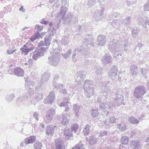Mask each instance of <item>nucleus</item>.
I'll list each match as a JSON object with an SVG mask.
<instances>
[{
    "label": "nucleus",
    "mask_w": 149,
    "mask_h": 149,
    "mask_svg": "<svg viewBox=\"0 0 149 149\" xmlns=\"http://www.w3.org/2000/svg\"><path fill=\"white\" fill-rule=\"evenodd\" d=\"M43 95L42 93H40L37 94L34 97V99L35 101L39 102L42 99Z\"/></svg>",
    "instance_id": "nucleus-35"
},
{
    "label": "nucleus",
    "mask_w": 149,
    "mask_h": 149,
    "mask_svg": "<svg viewBox=\"0 0 149 149\" xmlns=\"http://www.w3.org/2000/svg\"><path fill=\"white\" fill-rule=\"evenodd\" d=\"M84 145L83 144H80L79 143L76 145L74 147L76 149H84L83 148Z\"/></svg>",
    "instance_id": "nucleus-45"
},
{
    "label": "nucleus",
    "mask_w": 149,
    "mask_h": 149,
    "mask_svg": "<svg viewBox=\"0 0 149 149\" xmlns=\"http://www.w3.org/2000/svg\"><path fill=\"white\" fill-rule=\"evenodd\" d=\"M111 92V90L110 89H108V90L107 91H106L104 92H103L104 94H106V95L108 94V95H109L110 93Z\"/></svg>",
    "instance_id": "nucleus-63"
},
{
    "label": "nucleus",
    "mask_w": 149,
    "mask_h": 149,
    "mask_svg": "<svg viewBox=\"0 0 149 149\" xmlns=\"http://www.w3.org/2000/svg\"><path fill=\"white\" fill-rule=\"evenodd\" d=\"M30 93L29 92L26 93L25 95L24 96V100L26 99L31 97Z\"/></svg>",
    "instance_id": "nucleus-52"
},
{
    "label": "nucleus",
    "mask_w": 149,
    "mask_h": 149,
    "mask_svg": "<svg viewBox=\"0 0 149 149\" xmlns=\"http://www.w3.org/2000/svg\"><path fill=\"white\" fill-rule=\"evenodd\" d=\"M117 128L121 131H125L128 129V127L125 125L124 122H122L120 124L117 125Z\"/></svg>",
    "instance_id": "nucleus-24"
},
{
    "label": "nucleus",
    "mask_w": 149,
    "mask_h": 149,
    "mask_svg": "<svg viewBox=\"0 0 149 149\" xmlns=\"http://www.w3.org/2000/svg\"><path fill=\"white\" fill-rule=\"evenodd\" d=\"M41 77L42 79L39 83L40 87H42L45 83L49 80L50 77V74L49 73L45 72L42 75Z\"/></svg>",
    "instance_id": "nucleus-14"
},
{
    "label": "nucleus",
    "mask_w": 149,
    "mask_h": 149,
    "mask_svg": "<svg viewBox=\"0 0 149 149\" xmlns=\"http://www.w3.org/2000/svg\"><path fill=\"white\" fill-rule=\"evenodd\" d=\"M120 13L118 12H116L113 13L112 16L115 18H116L118 17H120Z\"/></svg>",
    "instance_id": "nucleus-53"
},
{
    "label": "nucleus",
    "mask_w": 149,
    "mask_h": 149,
    "mask_svg": "<svg viewBox=\"0 0 149 149\" xmlns=\"http://www.w3.org/2000/svg\"><path fill=\"white\" fill-rule=\"evenodd\" d=\"M122 24V21H118V20H115L112 22L111 25L115 28H117L119 27Z\"/></svg>",
    "instance_id": "nucleus-22"
},
{
    "label": "nucleus",
    "mask_w": 149,
    "mask_h": 149,
    "mask_svg": "<svg viewBox=\"0 0 149 149\" xmlns=\"http://www.w3.org/2000/svg\"><path fill=\"white\" fill-rule=\"evenodd\" d=\"M42 146V143L39 141L36 142L34 145V147L35 149H41Z\"/></svg>",
    "instance_id": "nucleus-37"
},
{
    "label": "nucleus",
    "mask_w": 149,
    "mask_h": 149,
    "mask_svg": "<svg viewBox=\"0 0 149 149\" xmlns=\"http://www.w3.org/2000/svg\"><path fill=\"white\" fill-rule=\"evenodd\" d=\"M38 114L36 112L34 113L33 116L34 118L37 120H38L39 118L38 117Z\"/></svg>",
    "instance_id": "nucleus-58"
},
{
    "label": "nucleus",
    "mask_w": 149,
    "mask_h": 149,
    "mask_svg": "<svg viewBox=\"0 0 149 149\" xmlns=\"http://www.w3.org/2000/svg\"><path fill=\"white\" fill-rule=\"evenodd\" d=\"M54 92L51 91L49 92V95L44 100V103L46 104H52L54 101Z\"/></svg>",
    "instance_id": "nucleus-11"
},
{
    "label": "nucleus",
    "mask_w": 149,
    "mask_h": 149,
    "mask_svg": "<svg viewBox=\"0 0 149 149\" xmlns=\"http://www.w3.org/2000/svg\"><path fill=\"white\" fill-rule=\"evenodd\" d=\"M64 87V85L62 84H57L55 88H60L61 87L63 88Z\"/></svg>",
    "instance_id": "nucleus-59"
},
{
    "label": "nucleus",
    "mask_w": 149,
    "mask_h": 149,
    "mask_svg": "<svg viewBox=\"0 0 149 149\" xmlns=\"http://www.w3.org/2000/svg\"><path fill=\"white\" fill-rule=\"evenodd\" d=\"M116 95L117 98L115 99V101L113 102H109L107 104H104L103 106L100 105V107L102 109H111L113 110L112 108L115 107L116 105L118 107L121 104L123 100V96L122 95L117 94V93H115Z\"/></svg>",
    "instance_id": "nucleus-2"
},
{
    "label": "nucleus",
    "mask_w": 149,
    "mask_h": 149,
    "mask_svg": "<svg viewBox=\"0 0 149 149\" xmlns=\"http://www.w3.org/2000/svg\"><path fill=\"white\" fill-rule=\"evenodd\" d=\"M45 38V45L47 46H49L50 44L51 40L52 39L51 36L50 35L46 36Z\"/></svg>",
    "instance_id": "nucleus-30"
},
{
    "label": "nucleus",
    "mask_w": 149,
    "mask_h": 149,
    "mask_svg": "<svg viewBox=\"0 0 149 149\" xmlns=\"http://www.w3.org/2000/svg\"><path fill=\"white\" fill-rule=\"evenodd\" d=\"M34 48V47L31 45L30 44H26L24 45L23 47L20 49V50L22 52H24L26 54L27 52L29 51L33 50Z\"/></svg>",
    "instance_id": "nucleus-15"
},
{
    "label": "nucleus",
    "mask_w": 149,
    "mask_h": 149,
    "mask_svg": "<svg viewBox=\"0 0 149 149\" xmlns=\"http://www.w3.org/2000/svg\"><path fill=\"white\" fill-rule=\"evenodd\" d=\"M15 75L20 77H22L24 73V70L20 68H17L14 69L11 68L8 69V72L10 74H13V71Z\"/></svg>",
    "instance_id": "nucleus-8"
},
{
    "label": "nucleus",
    "mask_w": 149,
    "mask_h": 149,
    "mask_svg": "<svg viewBox=\"0 0 149 149\" xmlns=\"http://www.w3.org/2000/svg\"><path fill=\"white\" fill-rule=\"evenodd\" d=\"M88 5L90 7L92 6L93 5V0H89L88 1Z\"/></svg>",
    "instance_id": "nucleus-56"
},
{
    "label": "nucleus",
    "mask_w": 149,
    "mask_h": 149,
    "mask_svg": "<svg viewBox=\"0 0 149 149\" xmlns=\"http://www.w3.org/2000/svg\"><path fill=\"white\" fill-rule=\"evenodd\" d=\"M40 22L43 24H47L48 22V21H45L44 19H42V21H40Z\"/></svg>",
    "instance_id": "nucleus-60"
},
{
    "label": "nucleus",
    "mask_w": 149,
    "mask_h": 149,
    "mask_svg": "<svg viewBox=\"0 0 149 149\" xmlns=\"http://www.w3.org/2000/svg\"><path fill=\"white\" fill-rule=\"evenodd\" d=\"M129 138L125 136H122L120 139V141L123 144H127L128 143Z\"/></svg>",
    "instance_id": "nucleus-33"
},
{
    "label": "nucleus",
    "mask_w": 149,
    "mask_h": 149,
    "mask_svg": "<svg viewBox=\"0 0 149 149\" xmlns=\"http://www.w3.org/2000/svg\"><path fill=\"white\" fill-rule=\"evenodd\" d=\"M43 28V26L42 25L40 26L38 24H37L35 26L36 29L40 31H42V30Z\"/></svg>",
    "instance_id": "nucleus-48"
},
{
    "label": "nucleus",
    "mask_w": 149,
    "mask_h": 149,
    "mask_svg": "<svg viewBox=\"0 0 149 149\" xmlns=\"http://www.w3.org/2000/svg\"><path fill=\"white\" fill-rule=\"evenodd\" d=\"M60 92L62 94H66L67 91L65 89H61L60 91Z\"/></svg>",
    "instance_id": "nucleus-55"
},
{
    "label": "nucleus",
    "mask_w": 149,
    "mask_h": 149,
    "mask_svg": "<svg viewBox=\"0 0 149 149\" xmlns=\"http://www.w3.org/2000/svg\"><path fill=\"white\" fill-rule=\"evenodd\" d=\"M140 142L137 140H133L132 141L131 146L132 149H139L140 147Z\"/></svg>",
    "instance_id": "nucleus-27"
},
{
    "label": "nucleus",
    "mask_w": 149,
    "mask_h": 149,
    "mask_svg": "<svg viewBox=\"0 0 149 149\" xmlns=\"http://www.w3.org/2000/svg\"><path fill=\"white\" fill-rule=\"evenodd\" d=\"M57 118L61 121L63 125H65L68 123L70 115L67 113H65L63 115L62 118L59 117V116H58Z\"/></svg>",
    "instance_id": "nucleus-10"
},
{
    "label": "nucleus",
    "mask_w": 149,
    "mask_h": 149,
    "mask_svg": "<svg viewBox=\"0 0 149 149\" xmlns=\"http://www.w3.org/2000/svg\"><path fill=\"white\" fill-rule=\"evenodd\" d=\"M36 140L35 136H30L24 140V142L26 144L32 143L34 142Z\"/></svg>",
    "instance_id": "nucleus-19"
},
{
    "label": "nucleus",
    "mask_w": 149,
    "mask_h": 149,
    "mask_svg": "<svg viewBox=\"0 0 149 149\" xmlns=\"http://www.w3.org/2000/svg\"><path fill=\"white\" fill-rule=\"evenodd\" d=\"M127 5L128 6H130V5L136 3V0H126Z\"/></svg>",
    "instance_id": "nucleus-41"
},
{
    "label": "nucleus",
    "mask_w": 149,
    "mask_h": 149,
    "mask_svg": "<svg viewBox=\"0 0 149 149\" xmlns=\"http://www.w3.org/2000/svg\"><path fill=\"white\" fill-rule=\"evenodd\" d=\"M111 59V57L109 54H106L104 55L102 59V63L105 65L110 63Z\"/></svg>",
    "instance_id": "nucleus-18"
},
{
    "label": "nucleus",
    "mask_w": 149,
    "mask_h": 149,
    "mask_svg": "<svg viewBox=\"0 0 149 149\" xmlns=\"http://www.w3.org/2000/svg\"><path fill=\"white\" fill-rule=\"evenodd\" d=\"M71 50H69L68 51L64 54L63 56L66 59L67 58L69 57L71 53Z\"/></svg>",
    "instance_id": "nucleus-43"
},
{
    "label": "nucleus",
    "mask_w": 149,
    "mask_h": 149,
    "mask_svg": "<svg viewBox=\"0 0 149 149\" xmlns=\"http://www.w3.org/2000/svg\"><path fill=\"white\" fill-rule=\"evenodd\" d=\"M29 93H30V95L31 96L34 93V91L32 89H29Z\"/></svg>",
    "instance_id": "nucleus-61"
},
{
    "label": "nucleus",
    "mask_w": 149,
    "mask_h": 149,
    "mask_svg": "<svg viewBox=\"0 0 149 149\" xmlns=\"http://www.w3.org/2000/svg\"><path fill=\"white\" fill-rule=\"evenodd\" d=\"M55 113V110L53 109H50L48 110L46 113V117L47 122L49 121L52 120Z\"/></svg>",
    "instance_id": "nucleus-12"
},
{
    "label": "nucleus",
    "mask_w": 149,
    "mask_h": 149,
    "mask_svg": "<svg viewBox=\"0 0 149 149\" xmlns=\"http://www.w3.org/2000/svg\"><path fill=\"white\" fill-rule=\"evenodd\" d=\"M148 70L147 69L144 68H142L141 69V73L144 76L146 75L148 72Z\"/></svg>",
    "instance_id": "nucleus-47"
},
{
    "label": "nucleus",
    "mask_w": 149,
    "mask_h": 149,
    "mask_svg": "<svg viewBox=\"0 0 149 149\" xmlns=\"http://www.w3.org/2000/svg\"><path fill=\"white\" fill-rule=\"evenodd\" d=\"M131 18L130 17H128L125 19L123 21H122V24H123L125 26H129L131 22Z\"/></svg>",
    "instance_id": "nucleus-31"
},
{
    "label": "nucleus",
    "mask_w": 149,
    "mask_h": 149,
    "mask_svg": "<svg viewBox=\"0 0 149 149\" xmlns=\"http://www.w3.org/2000/svg\"><path fill=\"white\" fill-rule=\"evenodd\" d=\"M14 97V95L13 94H11L7 96V100L8 102H10L13 100Z\"/></svg>",
    "instance_id": "nucleus-46"
},
{
    "label": "nucleus",
    "mask_w": 149,
    "mask_h": 149,
    "mask_svg": "<svg viewBox=\"0 0 149 149\" xmlns=\"http://www.w3.org/2000/svg\"><path fill=\"white\" fill-rule=\"evenodd\" d=\"M84 75L83 72H79L77 74V79L78 80L81 81Z\"/></svg>",
    "instance_id": "nucleus-42"
},
{
    "label": "nucleus",
    "mask_w": 149,
    "mask_h": 149,
    "mask_svg": "<svg viewBox=\"0 0 149 149\" xmlns=\"http://www.w3.org/2000/svg\"><path fill=\"white\" fill-rule=\"evenodd\" d=\"M60 5V3H58V1H56L53 5L54 8V7H55V9H56Z\"/></svg>",
    "instance_id": "nucleus-49"
},
{
    "label": "nucleus",
    "mask_w": 149,
    "mask_h": 149,
    "mask_svg": "<svg viewBox=\"0 0 149 149\" xmlns=\"http://www.w3.org/2000/svg\"><path fill=\"white\" fill-rule=\"evenodd\" d=\"M69 103V100L67 97H65L64 98L63 102H61L59 106L61 107H67L68 106V104Z\"/></svg>",
    "instance_id": "nucleus-25"
},
{
    "label": "nucleus",
    "mask_w": 149,
    "mask_h": 149,
    "mask_svg": "<svg viewBox=\"0 0 149 149\" xmlns=\"http://www.w3.org/2000/svg\"><path fill=\"white\" fill-rule=\"evenodd\" d=\"M40 38H42V35L40 34L38 32H37L34 37L31 38V40L32 41H33L36 39H39Z\"/></svg>",
    "instance_id": "nucleus-38"
},
{
    "label": "nucleus",
    "mask_w": 149,
    "mask_h": 149,
    "mask_svg": "<svg viewBox=\"0 0 149 149\" xmlns=\"http://www.w3.org/2000/svg\"><path fill=\"white\" fill-rule=\"evenodd\" d=\"M129 121L131 123L134 125L138 124L139 123V121L138 120L132 116L129 117Z\"/></svg>",
    "instance_id": "nucleus-32"
},
{
    "label": "nucleus",
    "mask_w": 149,
    "mask_h": 149,
    "mask_svg": "<svg viewBox=\"0 0 149 149\" xmlns=\"http://www.w3.org/2000/svg\"><path fill=\"white\" fill-rule=\"evenodd\" d=\"M128 45L127 43H126L124 45V49L125 51H127L128 50V47L127 46H128Z\"/></svg>",
    "instance_id": "nucleus-62"
},
{
    "label": "nucleus",
    "mask_w": 149,
    "mask_h": 149,
    "mask_svg": "<svg viewBox=\"0 0 149 149\" xmlns=\"http://www.w3.org/2000/svg\"><path fill=\"white\" fill-rule=\"evenodd\" d=\"M138 68L136 65H132L130 67L131 73L132 76L136 75L138 72Z\"/></svg>",
    "instance_id": "nucleus-21"
},
{
    "label": "nucleus",
    "mask_w": 149,
    "mask_h": 149,
    "mask_svg": "<svg viewBox=\"0 0 149 149\" xmlns=\"http://www.w3.org/2000/svg\"><path fill=\"white\" fill-rule=\"evenodd\" d=\"M48 48V47L46 48L42 47L40 49H38V51H35L33 55V58L35 60H36L38 58L44 56L45 52Z\"/></svg>",
    "instance_id": "nucleus-7"
},
{
    "label": "nucleus",
    "mask_w": 149,
    "mask_h": 149,
    "mask_svg": "<svg viewBox=\"0 0 149 149\" xmlns=\"http://www.w3.org/2000/svg\"><path fill=\"white\" fill-rule=\"evenodd\" d=\"M81 107V106L77 104H74L73 106V110L75 112V116L77 117L78 116L79 109Z\"/></svg>",
    "instance_id": "nucleus-29"
},
{
    "label": "nucleus",
    "mask_w": 149,
    "mask_h": 149,
    "mask_svg": "<svg viewBox=\"0 0 149 149\" xmlns=\"http://www.w3.org/2000/svg\"><path fill=\"white\" fill-rule=\"evenodd\" d=\"M106 37L102 34L100 35L97 37V42L98 43V45L101 46H104L106 44Z\"/></svg>",
    "instance_id": "nucleus-13"
},
{
    "label": "nucleus",
    "mask_w": 149,
    "mask_h": 149,
    "mask_svg": "<svg viewBox=\"0 0 149 149\" xmlns=\"http://www.w3.org/2000/svg\"><path fill=\"white\" fill-rule=\"evenodd\" d=\"M116 40H114L110 42L108 44L109 48L113 51L116 49H120L119 45L116 43Z\"/></svg>",
    "instance_id": "nucleus-17"
},
{
    "label": "nucleus",
    "mask_w": 149,
    "mask_h": 149,
    "mask_svg": "<svg viewBox=\"0 0 149 149\" xmlns=\"http://www.w3.org/2000/svg\"><path fill=\"white\" fill-rule=\"evenodd\" d=\"M46 134L50 136L53 135L54 132V130L53 127L50 126H47L46 129Z\"/></svg>",
    "instance_id": "nucleus-23"
},
{
    "label": "nucleus",
    "mask_w": 149,
    "mask_h": 149,
    "mask_svg": "<svg viewBox=\"0 0 149 149\" xmlns=\"http://www.w3.org/2000/svg\"><path fill=\"white\" fill-rule=\"evenodd\" d=\"M64 135L66 139L68 140L70 139V138L73 136V134L70 129L68 128H66L64 130Z\"/></svg>",
    "instance_id": "nucleus-20"
},
{
    "label": "nucleus",
    "mask_w": 149,
    "mask_h": 149,
    "mask_svg": "<svg viewBox=\"0 0 149 149\" xmlns=\"http://www.w3.org/2000/svg\"><path fill=\"white\" fill-rule=\"evenodd\" d=\"M116 119L114 117H112L110 118L109 122L112 123H114L116 121Z\"/></svg>",
    "instance_id": "nucleus-54"
},
{
    "label": "nucleus",
    "mask_w": 149,
    "mask_h": 149,
    "mask_svg": "<svg viewBox=\"0 0 149 149\" xmlns=\"http://www.w3.org/2000/svg\"><path fill=\"white\" fill-rule=\"evenodd\" d=\"M93 82L92 81L87 80L85 81L84 84V90L85 93H87L88 94L93 93V87L91 86H92Z\"/></svg>",
    "instance_id": "nucleus-6"
},
{
    "label": "nucleus",
    "mask_w": 149,
    "mask_h": 149,
    "mask_svg": "<svg viewBox=\"0 0 149 149\" xmlns=\"http://www.w3.org/2000/svg\"><path fill=\"white\" fill-rule=\"evenodd\" d=\"M15 50H12L11 49H8L7 50V53L8 54H12L14 53Z\"/></svg>",
    "instance_id": "nucleus-57"
},
{
    "label": "nucleus",
    "mask_w": 149,
    "mask_h": 149,
    "mask_svg": "<svg viewBox=\"0 0 149 149\" xmlns=\"http://www.w3.org/2000/svg\"><path fill=\"white\" fill-rule=\"evenodd\" d=\"M62 4L61 11L58 13L56 17L59 21V22L56 24L54 27L55 28L58 29L60 24V21L64 17L67 11V0H61Z\"/></svg>",
    "instance_id": "nucleus-3"
},
{
    "label": "nucleus",
    "mask_w": 149,
    "mask_h": 149,
    "mask_svg": "<svg viewBox=\"0 0 149 149\" xmlns=\"http://www.w3.org/2000/svg\"><path fill=\"white\" fill-rule=\"evenodd\" d=\"M120 49H116L114 51V53L113 54V57L116 59L121 58V54Z\"/></svg>",
    "instance_id": "nucleus-28"
},
{
    "label": "nucleus",
    "mask_w": 149,
    "mask_h": 149,
    "mask_svg": "<svg viewBox=\"0 0 149 149\" xmlns=\"http://www.w3.org/2000/svg\"><path fill=\"white\" fill-rule=\"evenodd\" d=\"M93 136H91L90 137L89 140H88L89 144L91 145H93Z\"/></svg>",
    "instance_id": "nucleus-50"
},
{
    "label": "nucleus",
    "mask_w": 149,
    "mask_h": 149,
    "mask_svg": "<svg viewBox=\"0 0 149 149\" xmlns=\"http://www.w3.org/2000/svg\"><path fill=\"white\" fill-rule=\"evenodd\" d=\"M118 68L115 66H113L111 68V69L109 71L108 74V77L113 81H116L117 78L119 77L117 74ZM119 81H120V78L118 79Z\"/></svg>",
    "instance_id": "nucleus-5"
},
{
    "label": "nucleus",
    "mask_w": 149,
    "mask_h": 149,
    "mask_svg": "<svg viewBox=\"0 0 149 149\" xmlns=\"http://www.w3.org/2000/svg\"><path fill=\"white\" fill-rule=\"evenodd\" d=\"M61 51L58 49H56L51 52L48 59L49 63L51 65L56 66L59 63L60 60Z\"/></svg>",
    "instance_id": "nucleus-1"
},
{
    "label": "nucleus",
    "mask_w": 149,
    "mask_h": 149,
    "mask_svg": "<svg viewBox=\"0 0 149 149\" xmlns=\"http://www.w3.org/2000/svg\"><path fill=\"white\" fill-rule=\"evenodd\" d=\"M94 69L95 72L98 75L102 74L103 72V70L99 66H97L95 67L94 68Z\"/></svg>",
    "instance_id": "nucleus-36"
},
{
    "label": "nucleus",
    "mask_w": 149,
    "mask_h": 149,
    "mask_svg": "<svg viewBox=\"0 0 149 149\" xmlns=\"http://www.w3.org/2000/svg\"><path fill=\"white\" fill-rule=\"evenodd\" d=\"M56 149H65V146L61 139L58 138L55 141Z\"/></svg>",
    "instance_id": "nucleus-16"
},
{
    "label": "nucleus",
    "mask_w": 149,
    "mask_h": 149,
    "mask_svg": "<svg viewBox=\"0 0 149 149\" xmlns=\"http://www.w3.org/2000/svg\"><path fill=\"white\" fill-rule=\"evenodd\" d=\"M142 26L143 28V29L146 31H147L149 29V26L144 24L142 25Z\"/></svg>",
    "instance_id": "nucleus-51"
},
{
    "label": "nucleus",
    "mask_w": 149,
    "mask_h": 149,
    "mask_svg": "<svg viewBox=\"0 0 149 149\" xmlns=\"http://www.w3.org/2000/svg\"><path fill=\"white\" fill-rule=\"evenodd\" d=\"M146 92V89L145 87L143 86H139L135 88L134 92V96L137 99H141Z\"/></svg>",
    "instance_id": "nucleus-4"
},
{
    "label": "nucleus",
    "mask_w": 149,
    "mask_h": 149,
    "mask_svg": "<svg viewBox=\"0 0 149 149\" xmlns=\"http://www.w3.org/2000/svg\"><path fill=\"white\" fill-rule=\"evenodd\" d=\"M132 35L134 37H135L138 34V30L136 27L134 28L132 31Z\"/></svg>",
    "instance_id": "nucleus-39"
},
{
    "label": "nucleus",
    "mask_w": 149,
    "mask_h": 149,
    "mask_svg": "<svg viewBox=\"0 0 149 149\" xmlns=\"http://www.w3.org/2000/svg\"><path fill=\"white\" fill-rule=\"evenodd\" d=\"M143 8L145 11H148L149 10V1L145 4Z\"/></svg>",
    "instance_id": "nucleus-44"
},
{
    "label": "nucleus",
    "mask_w": 149,
    "mask_h": 149,
    "mask_svg": "<svg viewBox=\"0 0 149 149\" xmlns=\"http://www.w3.org/2000/svg\"><path fill=\"white\" fill-rule=\"evenodd\" d=\"M59 78V76L58 74H56L54 75L53 78V80L57 81Z\"/></svg>",
    "instance_id": "nucleus-64"
},
{
    "label": "nucleus",
    "mask_w": 149,
    "mask_h": 149,
    "mask_svg": "<svg viewBox=\"0 0 149 149\" xmlns=\"http://www.w3.org/2000/svg\"><path fill=\"white\" fill-rule=\"evenodd\" d=\"M79 127L77 123H75L71 126V129L72 132H76Z\"/></svg>",
    "instance_id": "nucleus-40"
},
{
    "label": "nucleus",
    "mask_w": 149,
    "mask_h": 149,
    "mask_svg": "<svg viewBox=\"0 0 149 149\" xmlns=\"http://www.w3.org/2000/svg\"><path fill=\"white\" fill-rule=\"evenodd\" d=\"M34 85V83L32 81H26L25 84V87L26 89L29 90L32 89Z\"/></svg>",
    "instance_id": "nucleus-26"
},
{
    "label": "nucleus",
    "mask_w": 149,
    "mask_h": 149,
    "mask_svg": "<svg viewBox=\"0 0 149 149\" xmlns=\"http://www.w3.org/2000/svg\"><path fill=\"white\" fill-rule=\"evenodd\" d=\"M100 7L101 9L97 10L95 13L94 17L97 21L100 20L103 17L104 10L103 5H102Z\"/></svg>",
    "instance_id": "nucleus-9"
},
{
    "label": "nucleus",
    "mask_w": 149,
    "mask_h": 149,
    "mask_svg": "<svg viewBox=\"0 0 149 149\" xmlns=\"http://www.w3.org/2000/svg\"><path fill=\"white\" fill-rule=\"evenodd\" d=\"M91 126L88 125H87L84 127L83 130L84 134L85 136L88 135L89 133V130Z\"/></svg>",
    "instance_id": "nucleus-34"
}]
</instances>
